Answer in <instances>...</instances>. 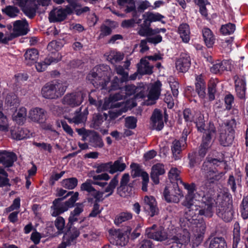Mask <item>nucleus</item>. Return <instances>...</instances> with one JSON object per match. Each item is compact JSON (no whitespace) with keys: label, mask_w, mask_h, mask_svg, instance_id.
Here are the masks:
<instances>
[{"label":"nucleus","mask_w":248,"mask_h":248,"mask_svg":"<svg viewBox=\"0 0 248 248\" xmlns=\"http://www.w3.org/2000/svg\"><path fill=\"white\" fill-rule=\"evenodd\" d=\"M222 161L220 159L207 156L202 166L201 171L205 180L201 186L204 194L198 205L201 216L211 217L213 215L215 200L213 193L217 182L224 175V172H219L217 169Z\"/></svg>","instance_id":"f257e3e1"},{"label":"nucleus","mask_w":248,"mask_h":248,"mask_svg":"<svg viewBox=\"0 0 248 248\" xmlns=\"http://www.w3.org/2000/svg\"><path fill=\"white\" fill-rule=\"evenodd\" d=\"M78 193L69 191L65 196L55 199L50 207V213L52 217H58L72 207L78 200Z\"/></svg>","instance_id":"f03ea898"},{"label":"nucleus","mask_w":248,"mask_h":248,"mask_svg":"<svg viewBox=\"0 0 248 248\" xmlns=\"http://www.w3.org/2000/svg\"><path fill=\"white\" fill-rule=\"evenodd\" d=\"M67 86L59 80H55L46 84L42 88L41 93L46 99H56L62 95Z\"/></svg>","instance_id":"7ed1b4c3"},{"label":"nucleus","mask_w":248,"mask_h":248,"mask_svg":"<svg viewBox=\"0 0 248 248\" xmlns=\"http://www.w3.org/2000/svg\"><path fill=\"white\" fill-rule=\"evenodd\" d=\"M69 5L64 9H55L49 14V19L50 22H59L64 20L68 15L71 14L74 10L79 7L77 0H66Z\"/></svg>","instance_id":"20e7f679"},{"label":"nucleus","mask_w":248,"mask_h":248,"mask_svg":"<svg viewBox=\"0 0 248 248\" xmlns=\"http://www.w3.org/2000/svg\"><path fill=\"white\" fill-rule=\"evenodd\" d=\"M99 66H95L87 76V79L96 88L101 87L106 89L109 79L106 78L105 72L102 71Z\"/></svg>","instance_id":"39448f33"},{"label":"nucleus","mask_w":248,"mask_h":248,"mask_svg":"<svg viewBox=\"0 0 248 248\" xmlns=\"http://www.w3.org/2000/svg\"><path fill=\"white\" fill-rule=\"evenodd\" d=\"M131 231V229L130 227H128L125 231L126 233L119 229H110L108 231L109 240L111 243L115 245L124 246L128 242L127 233H130Z\"/></svg>","instance_id":"423d86ee"},{"label":"nucleus","mask_w":248,"mask_h":248,"mask_svg":"<svg viewBox=\"0 0 248 248\" xmlns=\"http://www.w3.org/2000/svg\"><path fill=\"white\" fill-rule=\"evenodd\" d=\"M89 227L88 226H85L80 227L79 229L69 226H67V229L65 230V232L63 233V239L66 241L68 245H70L78 236L80 233H82L84 238H87L90 235L88 233V230Z\"/></svg>","instance_id":"0eeeda50"},{"label":"nucleus","mask_w":248,"mask_h":248,"mask_svg":"<svg viewBox=\"0 0 248 248\" xmlns=\"http://www.w3.org/2000/svg\"><path fill=\"white\" fill-rule=\"evenodd\" d=\"M28 24L25 20H16L13 24V32L8 35V38L4 41H9L20 35L27 33Z\"/></svg>","instance_id":"6e6552de"},{"label":"nucleus","mask_w":248,"mask_h":248,"mask_svg":"<svg viewBox=\"0 0 248 248\" xmlns=\"http://www.w3.org/2000/svg\"><path fill=\"white\" fill-rule=\"evenodd\" d=\"M232 205L227 202H222L218 205L217 214L225 222H230L233 218Z\"/></svg>","instance_id":"1a4fd4ad"},{"label":"nucleus","mask_w":248,"mask_h":248,"mask_svg":"<svg viewBox=\"0 0 248 248\" xmlns=\"http://www.w3.org/2000/svg\"><path fill=\"white\" fill-rule=\"evenodd\" d=\"M84 94L81 92H75L66 94L62 99L64 105L74 108L79 106L83 101Z\"/></svg>","instance_id":"9d476101"},{"label":"nucleus","mask_w":248,"mask_h":248,"mask_svg":"<svg viewBox=\"0 0 248 248\" xmlns=\"http://www.w3.org/2000/svg\"><path fill=\"white\" fill-rule=\"evenodd\" d=\"M93 182L91 180L88 179L80 186V190L88 193V195L92 196L96 202H101L104 199L103 197L104 192L95 189L92 186Z\"/></svg>","instance_id":"9b49d317"},{"label":"nucleus","mask_w":248,"mask_h":248,"mask_svg":"<svg viewBox=\"0 0 248 248\" xmlns=\"http://www.w3.org/2000/svg\"><path fill=\"white\" fill-rule=\"evenodd\" d=\"M163 195L165 200L168 202L178 203L180 201V197H182L177 184H174L173 187H166Z\"/></svg>","instance_id":"f8f14e48"},{"label":"nucleus","mask_w":248,"mask_h":248,"mask_svg":"<svg viewBox=\"0 0 248 248\" xmlns=\"http://www.w3.org/2000/svg\"><path fill=\"white\" fill-rule=\"evenodd\" d=\"M156 227L155 225H154L151 228L146 230V234L147 237L158 241H163L167 239L168 235L165 230L162 227H159L157 230H155V228Z\"/></svg>","instance_id":"ddd939ff"},{"label":"nucleus","mask_w":248,"mask_h":248,"mask_svg":"<svg viewBox=\"0 0 248 248\" xmlns=\"http://www.w3.org/2000/svg\"><path fill=\"white\" fill-rule=\"evenodd\" d=\"M182 204L186 207L185 215L188 220L197 219V217L200 215L198 205L194 204L192 203V200H187V199L184 201Z\"/></svg>","instance_id":"4468645a"},{"label":"nucleus","mask_w":248,"mask_h":248,"mask_svg":"<svg viewBox=\"0 0 248 248\" xmlns=\"http://www.w3.org/2000/svg\"><path fill=\"white\" fill-rule=\"evenodd\" d=\"M143 206L145 212L152 217L158 213L156 202L152 196L144 197Z\"/></svg>","instance_id":"2eb2a0df"},{"label":"nucleus","mask_w":248,"mask_h":248,"mask_svg":"<svg viewBox=\"0 0 248 248\" xmlns=\"http://www.w3.org/2000/svg\"><path fill=\"white\" fill-rule=\"evenodd\" d=\"M194 224L195 225L193 227V233L195 237L194 244L199 246L203 240L206 230V224L204 221L200 222L199 220L195 221Z\"/></svg>","instance_id":"dca6fc26"},{"label":"nucleus","mask_w":248,"mask_h":248,"mask_svg":"<svg viewBox=\"0 0 248 248\" xmlns=\"http://www.w3.org/2000/svg\"><path fill=\"white\" fill-rule=\"evenodd\" d=\"M172 244L170 248H181L183 245H186L190 241L189 233L185 230L172 236Z\"/></svg>","instance_id":"f3484780"},{"label":"nucleus","mask_w":248,"mask_h":248,"mask_svg":"<svg viewBox=\"0 0 248 248\" xmlns=\"http://www.w3.org/2000/svg\"><path fill=\"white\" fill-rule=\"evenodd\" d=\"M29 118L33 122L43 123L46 118V112L43 108H35L29 112Z\"/></svg>","instance_id":"a211bd4d"},{"label":"nucleus","mask_w":248,"mask_h":248,"mask_svg":"<svg viewBox=\"0 0 248 248\" xmlns=\"http://www.w3.org/2000/svg\"><path fill=\"white\" fill-rule=\"evenodd\" d=\"M81 108L82 107L76 110L72 118H66L69 123L79 124L86 121L88 114V109L86 108L83 112H81Z\"/></svg>","instance_id":"6ab92c4d"},{"label":"nucleus","mask_w":248,"mask_h":248,"mask_svg":"<svg viewBox=\"0 0 248 248\" xmlns=\"http://www.w3.org/2000/svg\"><path fill=\"white\" fill-rule=\"evenodd\" d=\"M216 132L213 124L210 123L207 132L203 133L202 142L200 146L209 149L211 146V139Z\"/></svg>","instance_id":"aec40b11"},{"label":"nucleus","mask_w":248,"mask_h":248,"mask_svg":"<svg viewBox=\"0 0 248 248\" xmlns=\"http://www.w3.org/2000/svg\"><path fill=\"white\" fill-rule=\"evenodd\" d=\"M151 121L153 128L156 130H161L164 127L162 115L158 110H155L153 112Z\"/></svg>","instance_id":"412c9836"},{"label":"nucleus","mask_w":248,"mask_h":248,"mask_svg":"<svg viewBox=\"0 0 248 248\" xmlns=\"http://www.w3.org/2000/svg\"><path fill=\"white\" fill-rule=\"evenodd\" d=\"M164 173V167L162 164L157 163L152 167L151 178L155 184H158L159 182V175H162Z\"/></svg>","instance_id":"4be33fe9"},{"label":"nucleus","mask_w":248,"mask_h":248,"mask_svg":"<svg viewBox=\"0 0 248 248\" xmlns=\"http://www.w3.org/2000/svg\"><path fill=\"white\" fill-rule=\"evenodd\" d=\"M144 19V24H150L153 22L161 21L163 23L165 22L162 20L164 18V16L158 13H153L148 12L143 15Z\"/></svg>","instance_id":"5701e85b"},{"label":"nucleus","mask_w":248,"mask_h":248,"mask_svg":"<svg viewBox=\"0 0 248 248\" xmlns=\"http://www.w3.org/2000/svg\"><path fill=\"white\" fill-rule=\"evenodd\" d=\"M144 90L143 86L141 85L136 86L133 84H128L124 87L125 94L129 96L135 94L141 96L143 95Z\"/></svg>","instance_id":"b1692460"},{"label":"nucleus","mask_w":248,"mask_h":248,"mask_svg":"<svg viewBox=\"0 0 248 248\" xmlns=\"http://www.w3.org/2000/svg\"><path fill=\"white\" fill-rule=\"evenodd\" d=\"M205 83L202 78V76H197L196 78L195 90L201 98H203L205 96Z\"/></svg>","instance_id":"393cba45"},{"label":"nucleus","mask_w":248,"mask_h":248,"mask_svg":"<svg viewBox=\"0 0 248 248\" xmlns=\"http://www.w3.org/2000/svg\"><path fill=\"white\" fill-rule=\"evenodd\" d=\"M162 84L159 80L155 81L152 86L148 94V98L152 100H156L160 94Z\"/></svg>","instance_id":"a878e982"},{"label":"nucleus","mask_w":248,"mask_h":248,"mask_svg":"<svg viewBox=\"0 0 248 248\" xmlns=\"http://www.w3.org/2000/svg\"><path fill=\"white\" fill-rule=\"evenodd\" d=\"M178 33L184 43H188L190 40V31L187 24H181L178 28Z\"/></svg>","instance_id":"bb28decb"},{"label":"nucleus","mask_w":248,"mask_h":248,"mask_svg":"<svg viewBox=\"0 0 248 248\" xmlns=\"http://www.w3.org/2000/svg\"><path fill=\"white\" fill-rule=\"evenodd\" d=\"M182 142H180V140H174L172 143V145L171 146V149L172 151V153L173 155V157L175 160H178L181 158V153L182 150V148L184 147L183 146Z\"/></svg>","instance_id":"cd10ccee"},{"label":"nucleus","mask_w":248,"mask_h":248,"mask_svg":"<svg viewBox=\"0 0 248 248\" xmlns=\"http://www.w3.org/2000/svg\"><path fill=\"white\" fill-rule=\"evenodd\" d=\"M225 70H232L231 63H216L210 68L211 72L214 74L221 73Z\"/></svg>","instance_id":"c85d7f7f"},{"label":"nucleus","mask_w":248,"mask_h":248,"mask_svg":"<svg viewBox=\"0 0 248 248\" xmlns=\"http://www.w3.org/2000/svg\"><path fill=\"white\" fill-rule=\"evenodd\" d=\"M108 115L106 113H97L94 115L93 117L92 127L96 129H98L102 123L107 120Z\"/></svg>","instance_id":"c756f323"},{"label":"nucleus","mask_w":248,"mask_h":248,"mask_svg":"<svg viewBox=\"0 0 248 248\" xmlns=\"http://www.w3.org/2000/svg\"><path fill=\"white\" fill-rule=\"evenodd\" d=\"M202 35L204 42L208 47H211L214 43L215 38L212 31L208 28H204L202 30Z\"/></svg>","instance_id":"7c9ffc66"},{"label":"nucleus","mask_w":248,"mask_h":248,"mask_svg":"<svg viewBox=\"0 0 248 248\" xmlns=\"http://www.w3.org/2000/svg\"><path fill=\"white\" fill-rule=\"evenodd\" d=\"M15 3L19 6L20 7L24 8V11L25 13L31 18L33 17L36 12V9L35 7L29 8L26 7L25 5L27 2V0H14Z\"/></svg>","instance_id":"2f4dec72"},{"label":"nucleus","mask_w":248,"mask_h":248,"mask_svg":"<svg viewBox=\"0 0 248 248\" xmlns=\"http://www.w3.org/2000/svg\"><path fill=\"white\" fill-rule=\"evenodd\" d=\"M126 165L123 162L122 157H119L113 163L111 162L110 173L113 174L117 171H123L126 168Z\"/></svg>","instance_id":"473e14b6"},{"label":"nucleus","mask_w":248,"mask_h":248,"mask_svg":"<svg viewBox=\"0 0 248 248\" xmlns=\"http://www.w3.org/2000/svg\"><path fill=\"white\" fill-rule=\"evenodd\" d=\"M209 248H227V244L224 238L216 237L211 240Z\"/></svg>","instance_id":"72a5a7b5"},{"label":"nucleus","mask_w":248,"mask_h":248,"mask_svg":"<svg viewBox=\"0 0 248 248\" xmlns=\"http://www.w3.org/2000/svg\"><path fill=\"white\" fill-rule=\"evenodd\" d=\"M236 91L241 94L240 97L242 98L246 90V83L244 80L240 78L237 76L234 77Z\"/></svg>","instance_id":"f704fd0d"},{"label":"nucleus","mask_w":248,"mask_h":248,"mask_svg":"<svg viewBox=\"0 0 248 248\" xmlns=\"http://www.w3.org/2000/svg\"><path fill=\"white\" fill-rule=\"evenodd\" d=\"M90 133V142L91 143L92 145L95 147H102L104 145V143L99 135L97 132L93 131H91Z\"/></svg>","instance_id":"c9c22d12"},{"label":"nucleus","mask_w":248,"mask_h":248,"mask_svg":"<svg viewBox=\"0 0 248 248\" xmlns=\"http://www.w3.org/2000/svg\"><path fill=\"white\" fill-rule=\"evenodd\" d=\"M149 64L150 63H138V72L140 75H151L153 73V66Z\"/></svg>","instance_id":"e433bc0d"},{"label":"nucleus","mask_w":248,"mask_h":248,"mask_svg":"<svg viewBox=\"0 0 248 248\" xmlns=\"http://www.w3.org/2000/svg\"><path fill=\"white\" fill-rule=\"evenodd\" d=\"M188 165L190 168H193L196 165L199 164L202 159L199 156L196 152L193 151L189 153L187 155Z\"/></svg>","instance_id":"4c0bfd02"},{"label":"nucleus","mask_w":248,"mask_h":248,"mask_svg":"<svg viewBox=\"0 0 248 248\" xmlns=\"http://www.w3.org/2000/svg\"><path fill=\"white\" fill-rule=\"evenodd\" d=\"M13 137L16 140H22L30 137V132L26 128H19L12 133Z\"/></svg>","instance_id":"58836bf2"},{"label":"nucleus","mask_w":248,"mask_h":248,"mask_svg":"<svg viewBox=\"0 0 248 248\" xmlns=\"http://www.w3.org/2000/svg\"><path fill=\"white\" fill-rule=\"evenodd\" d=\"M241 175H239L237 179L235 180L233 175H230L227 181V184L230 186L232 190L234 193L236 191V184L239 186L241 187Z\"/></svg>","instance_id":"ea45409f"},{"label":"nucleus","mask_w":248,"mask_h":248,"mask_svg":"<svg viewBox=\"0 0 248 248\" xmlns=\"http://www.w3.org/2000/svg\"><path fill=\"white\" fill-rule=\"evenodd\" d=\"M55 226L57 228L58 234L63 233L67 227H65V222L64 219L60 216H58L54 221Z\"/></svg>","instance_id":"a19ab883"},{"label":"nucleus","mask_w":248,"mask_h":248,"mask_svg":"<svg viewBox=\"0 0 248 248\" xmlns=\"http://www.w3.org/2000/svg\"><path fill=\"white\" fill-rule=\"evenodd\" d=\"M150 24L141 25L138 31V34L141 36H151L154 35V29L150 28Z\"/></svg>","instance_id":"79ce46f5"},{"label":"nucleus","mask_w":248,"mask_h":248,"mask_svg":"<svg viewBox=\"0 0 248 248\" xmlns=\"http://www.w3.org/2000/svg\"><path fill=\"white\" fill-rule=\"evenodd\" d=\"M78 179L75 177L63 179L62 182V186L65 188L68 189H73L75 188L78 185Z\"/></svg>","instance_id":"37998d69"},{"label":"nucleus","mask_w":248,"mask_h":248,"mask_svg":"<svg viewBox=\"0 0 248 248\" xmlns=\"http://www.w3.org/2000/svg\"><path fill=\"white\" fill-rule=\"evenodd\" d=\"M180 184H182L185 188L187 190V195L186 196V200H192L194 192L196 190L195 185L194 183L190 184L184 183L182 180H180Z\"/></svg>","instance_id":"c03bdc74"},{"label":"nucleus","mask_w":248,"mask_h":248,"mask_svg":"<svg viewBox=\"0 0 248 248\" xmlns=\"http://www.w3.org/2000/svg\"><path fill=\"white\" fill-rule=\"evenodd\" d=\"M204 122V117L201 114L200 115L195 122L198 130L203 133H206V132H207L209 128V125L206 126Z\"/></svg>","instance_id":"a18cd8bd"},{"label":"nucleus","mask_w":248,"mask_h":248,"mask_svg":"<svg viewBox=\"0 0 248 248\" xmlns=\"http://www.w3.org/2000/svg\"><path fill=\"white\" fill-rule=\"evenodd\" d=\"M217 81L215 79H211L208 84V95L210 101L215 99V94L217 92Z\"/></svg>","instance_id":"49530a36"},{"label":"nucleus","mask_w":248,"mask_h":248,"mask_svg":"<svg viewBox=\"0 0 248 248\" xmlns=\"http://www.w3.org/2000/svg\"><path fill=\"white\" fill-rule=\"evenodd\" d=\"M25 60L30 62H36L38 60L39 54L38 51L34 48L28 49L24 54Z\"/></svg>","instance_id":"de8ad7c7"},{"label":"nucleus","mask_w":248,"mask_h":248,"mask_svg":"<svg viewBox=\"0 0 248 248\" xmlns=\"http://www.w3.org/2000/svg\"><path fill=\"white\" fill-rule=\"evenodd\" d=\"M132 218V214L130 212H122L120 213L114 220L116 225H119L123 222L126 221Z\"/></svg>","instance_id":"09e8293b"},{"label":"nucleus","mask_w":248,"mask_h":248,"mask_svg":"<svg viewBox=\"0 0 248 248\" xmlns=\"http://www.w3.org/2000/svg\"><path fill=\"white\" fill-rule=\"evenodd\" d=\"M240 240L239 224L238 222H236L234 224L232 248H237L238 244Z\"/></svg>","instance_id":"8fccbe9b"},{"label":"nucleus","mask_w":248,"mask_h":248,"mask_svg":"<svg viewBox=\"0 0 248 248\" xmlns=\"http://www.w3.org/2000/svg\"><path fill=\"white\" fill-rule=\"evenodd\" d=\"M27 110L25 108H21L14 120L19 124H22L26 120Z\"/></svg>","instance_id":"3c124183"},{"label":"nucleus","mask_w":248,"mask_h":248,"mask_svg":"<svg viewBox=\"0 0 248 248\" xmlns=\"http://www.w3.org/2000/svg\"><path fill=\"white\" fill-rule=\"evenodd\" d=\"M180 171L176 168H172L169 171L168 176L171 183L176 181L178 185V182L180 183V180H182L180 177Z\"/></svg>","instance_id":"603ef678"},{"label":"nucleus","mask_w":248,"mask_h":248,"mask_svg":"<svg viewBox=\"0 0 248 248\" xmlns=\"http://www.w3.org/2000/svg\"><path fill=\"white\" fill-rule=\"evenodd\" d=\"M2 11L7 16L11 18L16 17L19 13V9L14 6H7Z\"/></svg>","instance_id":"864d4df0"},{"label":"nucleus","mask_w":248,"mask_h":248,"mask_svg":"<svg viewBox=\"0 0 248 248\" xmlns=\"http://www.w3.org/2000/svg\"><path fill=\"white\" fill-rule=\"evenodd\" d=\"M8 174L2 167L0 166V187L10 186Z\"/></svg>","instance_id":"5fc2aeb1"},{"label":"nucleus","mask_w":248,"mask_h":248,"mask_svg":"<svg viewBox=\"0 0 248 248\" xmlns=\"http://www.w3.org/2000/svg\"><path fill=\"white\" fill-rule=\"evenodd\" d=\"M1 107L2 104H0V131L6 132L8 131V121L6 116L1 111Z\"/></svg>","instance_id":"6e6d98bb"},{"label":"nucleus","mask_w":248,"mask_h":248,"mask_svg":"<svg viewBox=\"0 0 248 248\" xmlns=\"http://www.w3.org/2000/svg\"><path fill=\"white\" fill-rule=\"evenodd\" d=\"M129 177L130 176L128 173H124L123 174L120 181V186L118 187V190L119 192L121 191L124 193L125 192L127 185L129 181Z\"/></svg>","instance_id":"4d7b16f0"},{"label":"nucleus","mask_w":248,"mask_h":248,"mask_svg":"<svg viewBox=\"0 0 248 248\" xmlns=\"http://www.w3.org/2000/svg\"><path fill=\"white\" fill-rule=\"evenodd\" d=\"M235 26L232 23H228L222 25L220 28L221 32L224 35H229L234 32Z\"/></svg>","instance_id":"13d9d810"},{"label":"nucleus","mask_w":248,"mask_h":248,"mask_svg":"<svg viewBox=\"0 0 248 248\" xmlns=\"http://www.w3.org/2000/svg\"><path fill=\"white\" fill-rule=\"evenodd\" d=\"M118 184V175H115L110 181L108 186L105 188L104 192H110V194H113L114 190Z\"/></svg>","instance_id":"bf43d9fd"},{"label":"nucleus","mask_w":248,"mask_h":248,"mask_svg":"<svg viewBox=\"0 0 248 248\" xmlns=\"http://www.w3.org/2000/svg\"><path fill=\"white\" fill-rule=\"evenodd\" d=\"M196 112L190 108H186L183 111V117L186 122H192L194 120Z\"/></svg>","instance_id":"052dcab7"},{"label":"nucleus","mask_w":248,"mask_h":248,"mask_svg":"<svg viewBox=\"0 0 248 248\" xmlns=\"http://www.w3.org/2000/svg\"><path fill=\"white\" fill-rule=\"evenodd\" d=\"M137 119L134 116H128L125 118V126L131 129H135L137 126Z\"/></svg>","instance_id":"680f3d73"},{"label":"nucleus","mask_w":248,"mask_h":248,"mask_svg":"<svg viewBox=\"0 0 248 248\" xmlns=\"http://www.w3.org/2000/svg\"><path fill=\"white\" fill-rule=\"evenodd\" d=\"M6 104L7 106L16 108L19 104L18 99L15 94L8 95L6 98Z\"/></svg>","instance_id":"e2e57ef3"},{"label":"nucleus","mask_w":248,"mask_h":248,"mask_svg":"<svg viewBox=\"0 0 248 248\" xmlns=\"http://www.w3.org/2000/svg\"><path fill=\"white\" fill-rule=\"evenodd\" d=\"M111 169V162H109L106 163H102L98 165L96 167V172L100 173L102 172L108 171L110 173V170Z\"/></svg>","instance_id":"0e129e2a"},{"label":"nucleus","mask_w":248,"mask_h":248,"mask_svg":"<svg viewBox=\"0 0 248 248\" xmlns=\"http://www.w3.org/2000/svg\"><path fill=\"white\" fill-rule=\"evenodd\" d=\"M124 57L123 53L119 52L112 51L108 56V61L119 62L122 61Z\"/></svg>","instance_id":"69168bd1"},{"label":"nucleus","mask_w":248,"mask_h":248,"mask_svg":"<svg viewBox=\"0 0 248 248\" xmlns=\"http://www.w3.org/2000/svg\"><path fill=\"white\" fill-rule=\"evenodd\" d=\"M130 167L132 169L131 176L133 178L139 177L141 175L142 171L139 165L133 163L131 164Z\"/></svg>","instance_id":"338daca9"},{"label":"nucleus","mask_w":248,"mask_h":248,"mask_svg":"<svg viewBox=\"0 0 248 248\" xmlns=\"http://www.w3.org/2000/svg\"><path fill=\"white\" fill-rule=\"evenodd\" d=\"M124 111L122 108H118L115 110H111L108 112L109 119L108 121L115 120L116 118L121 115Z\"/></svg>","instance_id":"774afa93"}]
</instances>
